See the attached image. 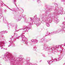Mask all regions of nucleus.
Listing matches in <instances>:
<instances>
[{"instance_id":"nucleus-38","label":"nucleus","mask_w":65,"mask_h":65,"mask_svg":"<svg viewBox=\"0 0 65 65\" xmlns=\"http://www.w3.org/2000/svg\"><path fill=\"white\" fill-rule=\"evenodd\" d=\"M25 31H23V33L24 34V33H25Z\"/></svg>"},{"instance_id":"nucleus-27","label":"nucleus","mask_w":65,"mask_h":65,"mask_svg":"<svg viewBox=\"0 0 65 65\" xmlns=\"http://www.w3.org/2000/svg\"><path fill=\"white\" fill-rule=\"evenodd\" d=\"M4 36H3V35H1V37H2V38H4Z\"/></svg>"},{"instance_id":"nucleus-44","label":"nucleus","mask_w":65,"mask_h":65,"mask_svg":"<svg viewBox=\"0 0 65 65\" xmlns=\"http://www.w3.org/2000/svg\"><path fill=\"white\" fill-rule=\"evenodd\" d=\"M10 26H11V24H10Z\"/></svg>"},{"instance_id":"nucleus-13","label":"nucleus","mask_w":65,"mask_h":65,"mask_svg":"<svg viewBox=\"0 0 65 65\" xmlns=\"http://www.w3.org/2000/svg\"><path fill=\"white\" fill-rule=\"evenodd\" d=\"M43 48L44 50H46L48 48V45L45 44L44 45Z\"/></svg>"},{"instance_id":"nucleus-39","label":"nucleus","mask_w":65,"mask_h":65,"mask_svg":"<svg viewBox=\"0 0 65 65\" xmlns=\"http://www.w3.org/2000/svg\"><path fill=\"white\" fill-rule=\"evenodd\" d=\"M14 5H16V4H15V3H14Z\"/></svg>"},{"instance_id":"nucleus-7","label":"nucleus","mask_w":65,"mask_h":65,"mask_svg":"<svg viewBox=\"0 0 65 65\" xmlns=\"http://www.w3.org/2000/svg\"><path fill=\"white\" fill-rule=\"evenodd\" d=\"M35 20H36V21L34 20V21L35 24H36V25L37 26H39V25H40V23H41V21L40 20V18H37Z\"/></svg>"},{"instance_id":"nucleus-40","label":"nucleus","mask_w":65,"mask_h":65,"mask_svg":"<svg viewBox=\"0 0 65 65\" xmlns=\"http://www.w3.org/2000/svg\"><path fill=\"white\" fill-rule=\"evenodd\" d=\"M63 65H65V63Z\"/></svg>"},{"instance_id":"nucleus-33","label":"nucleus","mask_w":65,"mask_h":65,"mask_svg":"<svg viewBox=\"0 0 65 65\" xmlns=\"http://www.w3.org/2000/svg\"><path fill=\"white\" fill-rule=\"evenodd\" d=\"M10 9V10H11L12 11H14V10H12V9Z\"/></svg>"},{"instance_id":"nucleus-1","label":"nucleus","mask_w":65,"mask_h":65,"mask_svg":"<svg viewBox=\"0 0 65 65\" xmlns=\"http://www.w3.org/2000/svg\"><path fill=\"white\" fill-rule=\"evenodd\" d=\"M24 19H25V22L26 23H29V25H32L33 24V22H34V19L33 18H29V21L27 19H26V16H22Z\"/></svg>"},{"instance_id":"nucleus-32","label":"nucleus","mask_w":65,"mask_h":65,"mask_svg":"<svg viewBox=\"0 0 65 65\" xmlns=\"http://www.w3.org/2000/svg\"><path fill=\"white\" fill-rule=\"evenodd\" d=\"M37 2H38V3H39V2H40V0H37Z\"/></svg>"},{"instance_id":"nucleus-8","label":"nucleus","mask_w":65,"mask_h":65,"mask_svg":"<svg viewBox=\"0 0 65 65\" xmlns=\"http://www.w3.org/2000/svg\"><path fill=\"white\" fill-rule=\"evenodd\" d=\"M51 17V14H47L45 18V20H48L49 19H50Z\"/></svg>"},{"instance_id":"nucleus-34","label":"nucleus","mask_w":65,"mask_h":65,"mask_svg":"<svg viewBox=\"0 0 65 65\" xmlns=\"http://www.w3.org/2000/svg\"><path fill=\"white\" fill-rule=\"evenodd\" d=\"M50 10H52V9H50L49 10V11H50Z\"/></svg>"},{"instance_id":"nucleus-11","label":"nucleus","mask_w":65,"mask_h":65,"mask_svg":"<svg viewBox=\"0 0 65 65\" xmlns=\"http://www.w3.org/2000/svg\"><path fill=\"white\" fill-rule=\"evenodd\" d=\"M2 10H3L2 9H0V19H1L2 17H3V14H2Z\"/></svg>"},{"instance_id":"nucleus-14","label":"nucleus","mask_w":65,"mask_h":65,"mask_svg":"<svg viewBox=\"0 0 65 65\" xmlns=\"http://www.w3.org/2000/svg\"><path fill=\"white\" fill-rule=\"evenodd\" d=\"M54 22L57 24L58 22H59V20L57 18L55 19V20L54 21Z\"/></svg>"},{"instance_id":"nucleus-5","label":"nucleus","mask_w":65,"mask_h":65,"mask_svg":"<svg viewBox=\"0 0 65 65\" xmlns=\"http://www.w3.org/2000/svg\"><path fill=\"white\" fill-rule=\"evenodd\" d=\"M22 35L19 36V37L22 38V41L24 44H25L26 45H28V40L25 37V36L23 35V34H22Z\"/></svg>"},{"instance_id":"nucleus-41","label":"nucleus","mask_w":65,"mask_h":65,"mask_svg":"<svg viewBox=\"0 0 65 65\" xmlns=\"http://www.w3.org/2000/svg\"><path fill=\"white\" fill-rule=\"evenodd\" d=\"M64 20H65V18H64Z\"/></svg>"},{"instance_id":"nucleus-43","label":"nucleus","mask_w":65,"mask_h":65,"mask_svg":"<svg viewBox=\"0 0 65 65\" xmlns=\"http://www.w3.org/2000/svg\"><path fill=\"white\" fill-rule=\"evenodd\" d=\"M41 61V60L40 62Z\"/></svg>"},{"instance_id":"nucleus-35","label":"nucleus","mask_w":65,"mask_h":65,"mask_svg":"<svg viewBox=\"0 0 65 65\" xmlns=\"http://www.w3.org/2000/svg\"><path fill=\"white\" fill-rule=\"evenodd\" d=\"M2 6V5L1 4V6H0V7H1V6Z\"/></svg>"},{"instance_id":"nucleus-22","label":"nucleus","mask_w":65,"mask_h":65,"mask_svg":"<svg viewBox=\"0 0 65 65\" xmlns=\"http://www.w3.org/2000/svg\"><path fill=\"white\" fill-rule=\"evenodd\" d=\"M47 62H48L49 64V65H50L51 63H50V62H53V61H48Z\"/></svg>"},{"instance_id":"nucleus-29","label":"nucleus","mask_w":65,"mask_h":65,"mask_svg":"<svg viewBox=\"0 0 65 65\" xmlns=\"http://www.w3.org/2000/svg\"><path fill=\"white\" fill-rule=\"evenodd\" d=\"M55 7H57V6H58V5L57 4H55Z\"/></svg>"},{"instance_id":"nucleus-45","label":"nucleus","mask_w":65,"mask_h":65,"mask_svg":"<svg viewBox=\"0 0 65 65\" xmlns=\"http://www.w3.org/2000/svg\"><path fill=\"white\" fill-rule=\"evenodd\" d=\"M23 10V11H24V10Z\"/></svg>"},{"instance_id":"nucleus-37","label":"nucleus","mask_w":65,"mask_h":65,"mask_svg":"<svg viewBox=\"0 0 65 65\" xmlns=\"http://www.w3.org/2000/svg\"><path fill=\"white\" fill-rule=\"evenodd\" d=\"M16 1L15 0L14 1V2H16Z\"/></svg>"},{"instance_id":"nucleus-16","label":"nucleus","mask_w":65,"mask_h":65,"mask_svg":"<svg viewBox=\"0 0 65 65\" xmlns=\"http://www.w3.org/2000/svg\"><path fill=\"white\" fill-rule=\"evenodd\" d=\"M62 55H59L58 58H57V59L59 61V60H61L62 59Z\"/></svg>"},{"instance_id":"nucleus-17","label":"nucleus","mask_w":65,"mask_h":65,"mask_svg":"<svg viewBox=\"0 0 65 65\" xmlns=\"http://www.w3.org/2000/svg\"><path fill=\"white\" fill-rule=\"evenodd\" d=\"M14 37H15V38H20L19 37H17V36H18V34H17L14 33Z\"/></svg>"},{"instance_id":"nucleus-31","label":"nucleus","mask_w":65,"mask_h":65,"mask_svg":"<svg viewBox=\"0 0 65 65\" xmlns=\"http://www.w3.org/2000/svg\"><path fill=\"white\" fill-rule=\"evenodd\" d=\"M61 2H64V1H65V0H61Z\"/></svg>"},{"instance_id":"nucleus-23","label":"nucleus","mask_w":65,"mask_h":65,"mask_svg":"<svg viewBox=\"0 0 65 65\" xmlns=\"http://www.w3.org/2000/svg\"><path fill=\"white\" fill-rule=\"evenodd\" d=\"M47 41H46V40H43V43H46Z\"/></svg>"},{"instance_id":"nucleus-30","label":"nucleus","mask_w":65,"mask_h":65,"mask_svg":"<svg viewBox=\"0 0 65 65\" xmlns=\"http://www.w3.org/2000/svg\"><path fill=\"white\" fill-rule=\"evenodd\" d=\"M35 41H34V40L32 39L31 40L32 42H34Z\"/></svg>"},{"instance_id":"nucleus-3","label":"nucleus","mask_w":65,"mask_h":65,"mask_svg":"<svg viewBox=\"0 0 65 65\" xmlns=\"http://www.w3.org/2000/svg\"><path fill=\"white\" fill-rule=\"evenodd\" d=\"M54 11L55 12L54 13V15H59V14H60L62 13L63 10L62 8L59 9V8L56 7L54 10Z\"/></svg>"},{"instance_id":"nucleus-36","label":"nucleus","mask_w":65,"mask_h":65,"mask_svg":"<svg viewBox=\"0 0 65 65\" xmlns=\"http://www.w3.org/2000/svg\"><path fill=\"white\" fill-rule=\"evenodd\" d=\"M13 62H11V64H13Z\"/></svg>"},{"instance_id":"nucleus-15","label":"nucleus","mask_w":65,"mask_h":65,"mask_svg":"<svg viewBox=\"0 0 65 65\" xmlns=\"http://www.w3.org/2000/svg\"><path fill=\"white\" fill-rule=\"evenodd\" d=\"M54 34H55L54 33V31L51 33L47 32V35H53Z\"/></svg>"},{"instance_id":"nucleus-18","label":"nucleus","mask_w":65,"mask_h":65,"mask_svg":"<svg viewBox=\"0 0 65 65\" xmlns=\"http://www.w3.org/2000/svg\"><path fill=\"white\" fill-rule=\"evenodd\" d=\"M8 32L7 31H3L0 32V34H1L3 33H7Z\"/></svg>"},{"instance_id":"nucleus-12","label":"nucleus","mask_w":65,"mask_h":65,"mask_svg":"<svg viewBox=\"0 0 65 65\" xmlns=\"http://www.w3.org/2000/svg\"><path fill=\"white\" fill-rule=\"evenodd\" d=\"M45 22L46 23V26L47 27H50V24H49V20H45Z\"/></svg>"},{"instance_id":"nucleus-6","label":"nucleus","mask_w":65,"mask_h":65,"mask_svg":"<svg viewBox=\"0 0 65 65\" xmlns=\"http://www.w3.org/2000/svg\"><path fill=\"white\" fill-rule=\"evenodd\" d=\"M15 29L16 31H19V30H22H22H24L26 32H27V31H28L30 29V28H29L27 26H24L23 29H20L19 30H18V29H17V24L15 25Z\"/></svg>"},{"instance_id":"nucleus-19","label":"nucleus","mask_w":65,"mask_h":65,"mask_svg":"<svg viewBox=\"0 0 65 65\" xmlns=\"http://www.w3.org/2000/svg\"><path fill=\"white\" fill-rule=\"evenodd\" d=\"M17 21H20L21 20V17L20 16H19L18 17L17 19Z\"/></svg>"},{"instance_id":"nucleus-21","label":"nucleus","mask_w":65,"mask_h":65,"mask_svg":"<svg viewBox=\"0 0 65 65\" xmlns=\"http://www.w3.org/2000/svg\"><path fill=\"white\" fill-rule=\"evenodd\" d=\"M61 31L60 30H58L56 31H54V33L55 34H57V33H59Z\"/></svg>"},{"instance_id":"nucleus-9","label":"nucleus","mask_w":65,"mask_h":65,"mask_svg":"<svg viewBox=\"0 0 65 65\" xmlns=\"http://www.w3.org/2000/svg\"><path fill=\"white\" fill-rule=\"evenodd\" d=\"M4 43L1 41L0 42V49H2L3 48L2 47L4 46H5V45L3 44Z\"/></svg>"},{"instance_id":"nucleus-2","label":"nucleus","mask_w":65,"mask_h":65,"mask_svg":"<svg viewBox=\"0 0 65 65\" xmlns=\"http://www.w3.org/2000/svg\"><path fill=\"white\" fill-rule=\"evenodd\" d=\"M19 39L18 38H15L14 37L11 38H10L9 39V45L8 47H9V46H11V45H12L13 46H15L14 45V44L13 43V42H14L15 40V39Z\"/></svg>"},{"instance_id":"nucleus-25","label":"nucleus","mask_w":65,"mask_h":65,"mask_svg":"<svg viewBox=\"0 0 65 65\" xmlns=\"http://www.w3.org/2000/svg\"><path fill=\"white\" fill-rule=\"evenodd\" d=\"M35 42H36V43H37V42H38V40H35V41H34Z\"/></svg>"},{"instance_id":"nucleus-4","label":"nucleus","mask_w":65,"mask_h":65,"mask_svg":"<svg viewBox=\"0 0 65 65\" xmlns=\"http://www.w3.org/2000/svg\"><path fill=\"white\" fill-rule=\"evenodd\" d=\"M12 55H11L9 52H7V54L4 55V59L5 60V61H7V58L9 60L11 59L12 58Z\"/></svg>"},{"instance_id":"nucleus-20","label":"nucleus","mask_w":65,"mask_h":65,"mask_svg":"<svg viewBox=\"0 0 65 65\" xmlns=\"http://www.w3.org/2000/svg\"><path fill=\"white\" fill-rule=\"evenodd\" d=\"M53 62H57V61H59L58 58L54 59L53 60Z\"/></svg>"},{"instance_id":"nucleus-28","label":"nucleus","mask_w":65,"mask_h":65,"mask_svg":"<svg viewBox=\"0 0 65 65\" xmlns=\"http://www.w3.org/2000/svg\"><path fill=\"white\" fill-rule=\"evenodd\" d=\"M43 40V39H41L40 40V43H41V42H42L41 41H42V40Z\"/></svg>"},{"instance_id":"nucleus-46","label":"nucleus","mask_w":65,"mask_h":65,"mask_svg":"<svg viewBox=\"0 0 65 65\" xmlns=\"http://www.w3.org/2000/svg\"><path fill=\"white\" fill-rule=\"evenodd\" d=\"M5 22H6V21H5Z\"/></svg>"},{"instance_id":"nucleus-42","label":"nucleus","mask_w":65,"mask_h":65,"mask_svg":"<svg viewBox=\"0 0 65 65\" xmlns=\"http://www.w3.org/2000/svg\"><path fill=\"white\" fill-rule=\"evenodd\" d=\"M5 24H6V23H5Z\"/></svg>"},{"instance_id":"nucleus-10","label":"nucleus","mask_w":65,"mask_h":65,"mask_svg":"<svg viewBox=\"0 0 65 65\" xmlns=\"http://www.w3.org/2000/svg\"><path fill=\"white\" fill-rule=\"evenodd\" d=\"M62 24L63 25V26L62 27V31H63L65 32V22H63Z\"/></svg>"},{"instance_id":"nucleus-24","label":"nucleus","mask_w":65,"mask_h":65,"mask_svg":"<svg viewBox=\"0 0 65 65\" xmlns=\"http://www.w3.org/2000/svg\"><path fill=\"white\" fill-rule=\"evenodd\" d=\"M36 46H34V50H36Z\"/></svg>"},{"instance_id":"nucleus-26","label":"nucleus","mask_w":65,"mask_h":65,"mask_svg":"<svg viewBox=\"0 0 65 65\" xmlns=\"http://www.w3.org/2000/svg\"><path fill=\"white\" fill-rule=\"evenodd\" d=\"M34 18L35 19H35H36V18H37V15H35V16H34Z\"/></svg>"}]
</instances>
